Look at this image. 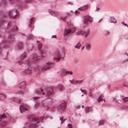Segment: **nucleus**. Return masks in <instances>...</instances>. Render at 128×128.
<instances>
[{"mask_svg":"<svg viewBox=\"0 0 128 128\" xmlns=\"http://www.w3.org/2000/svg\"><path fill=\"white\" fill-rule=\"evenodd\" d=\"M17 87L19 88V91L16 92L15 93L22 94L24 93V90L26 88V83L24 82H22L18 85Z\"/></svg>","mask_w":128,"mask_h":128,"instance_id":"nucleus-1","label":"nucleus"},{"mask_svg":"<svg viewBox=\"0 0 128 128\" xmlns=\"http://www.w3.org/2000/svg\"><path fill=\"white\" fill-rule=\"evenodd\" d=\"M52 90L46 92V90L44 91L41 88L38 89L36 91V92L37 94H39L42 93L43 95H44L46 94L47 96H48L52 94Z\"/></svg>","mask_w":128,"mask_h":128,"instance_id":"nucleus-2","label":"nucleus"},{"mask_svg":"<svg viewBox=\"0 0 128 128\" xmlns=\"http://www.w3.org/2000/svg\"><path fill=\"white\" fill-rule=\"evenodd\" d=\"M53 64L54 63L50 62H47L41 68L42 71L44 72L50 69L51 68V66H50V65L52 64Z\"/></svg>","mask_w":128,"mask_h":128,"instance_id":"nucleus-3","label":"nucleus"},{"mask_svg":"<svg viewBox=\"0 0 128 128\" xmlns=\"http://www.w3.org/2000/svg\"><path fill=\"white\" fill-rule=\"evenodd\" d=\"M67 104L66 102H65L61 103L60 105L59 110L60 112L64 111L66 108Z\"/></svg>","mask_w":128,"mask_h":128,"instance_id":"nucleus-4","label":"nucleus"},{"mask_svg":"<svg viewBox=\"0 0 128 128\" xmlns=\"http://www.w3.org/2000/svg\"><path fill=\"white\" fill-rule=\"evenodd\" d=\"M16 12L15 10H13L9 11L8 12L9 16L11 18H14L16 17Z\"/></svg>","mask_w":128,"mask_h":128,"instance_id":"nucleus-5","label":"nucleus"},{"mask_svg":"<svg viewBox=\"0 0 128 128\" xmlns=\"http://www.w3.org/2000/svg\"><path fill=\"white\" fill-rule=\"evenodd\" d=\"M92 20V18L89 16H85L83 20V22L84 24H86V23L87 21L89 22H91Z\"/></svg>","mask_w":128,"mask_h":128,"instance_id":"nucleus-6","label":"nucleus"},{"mask_svg":"<svg viewBox=\"0 0 128 128\" xmlns=\"http://www.w3.org/2000/svg\"><path fill=\"white\" fill-rule=\"evenodd\" d=\"M32 70L31 67L29 66L27 68L24 70L23 72L26 74H32Z\"/></svg>","mask_w":128,"mask_h":128,"instance_id":"nucleus-7","label":"nucleus"},{"mask_svg":"<svg viewBox=\"0 0 128 128\" xmlns=\"http://www.w3.org/2000/svg\"><path fill=\"white\" fill-rule=\"evenodd\" d=\"M69 81L72 84H77L82 83L83 81L81 80H77L73 79L72 80H70Z\"/></svg>","mask_w":128,"mask_h":128,"instance_id":"nucleus-8","label":"nucleus"},{"mask_svg":"<svg viewBox=\"0 0 128 128\" xmlns=\"http://www.w3.org/2000/svg\"><path fill=\"white\" fill-rule=\"evenodd\" d=\"M29 109V108L28 107H25L24 105L21 106H20V109L21 113H22L23 112H24L28 110Z\"/></svg>","mask_w":128,"mask_h":128,"instance_id":"nucleus-9","label":"nucleus"},{"mask_svg":"<svg viewBox=\"0 0 128 128\" xmlns=\"http://www.w3.org/2000/svg\"><path fill=\"white\" fill-rule=\"evenodd\" d=\"M114 100L115 102L118 103H120L122 102L121 100H122V96H120L118 97H115L114 98Z\"/></svg>","mask_w":128,"mask_h":128,"instance_id":"nucleus-10","label":"nucleus"},{"mask_svg":"<svg viewBox=\"0 0 128 128\" xmlns=\"http://www.w3.org/2000/svg\"><path fill=\"white\" fill-rule=\"evenodd\" d=\"M49 12L50 14L54 16H57L59 14L58 12L54 11L51 10H49Z\"/></svg>","mask_w":128,"mask_h":128,"instance_id":"nucleus-11","label":"nucleus"},{"mask_svg":"<svg viewBox=\"0 0 128 128\" xmlns=\"http://www.w3.org/2000/svg\"><path fill=\"white\" fill-rule=\"evenodd\" d=\"M89 33V32L88 30L86 31H82V35L86 38L87 37Z\"/></svg>","mask_w":128,"mask_h":128,"instance_id":"nucleus-12","label":"nucleus"},{"mask_svg":"<svg viewBox=\"0 0 128 128\" xmlns=\"http://www.w3.org/2000/svg\"><path fill=\"white\" fill-rule=\"evenodd\" d=\"M70 30L69 29H65L64 30V36L68 34L71 33Z\"/></svg>","mask_w":128,"mask_h":128,"instance_id":"nucleus-13","label":"nucleus"},{"mask_svg":"<svg viewBox=\"0 0 128 128\" xmlns=\"http://www.w3.org/2000/svg\"><path fill=\"white\" fill-rule=\"evenodd\" d=\"M61 72L62 73H65L66 74L71 75L73 74V73L72 72L68 71H64V70H62Z\"/></svg>","mask_w":128,"mask_h":128,"instance_id":"nucleus-14","label":"nucleus"},{"mask_svg":"<svg viewBox=\"0 0 128 128\" xmlns=\"http://www.w3.org/2000/svg\"><path fill=\"white\" fill-rule=\"evenodd\" d=\"M40 68V66L37 65L35 66L34 69L35 72L39 70Z\"/></svg>","mask_w":128,"mask_h":128,"instance_id":"nucleus-15","label":"nucleus"},{"mask_svg":"<svg viewBox=\"0 0 128 128\" xmlns=\"http://www.w3.org/2000/svg\"><path fill=\"white\" fill-rule=\"evenodd\" d=\"M110 20L111 21L110 22L115 23L116 22V20L113 17H111L110 18Z\"/></svg>","mask_w":128,"mask_h":128,"instance_id":"nucleus-16","label":"nucleus"},{"mask_svg":"<svg viewBox=\"0 0 128 128\" xmlns=\"http://www.w3.org/2000/svg\"><path fill=\"white\" fill-rule=\"evenodd\" d=\"M81 46V44L80 42H78L77 44L74 46V48H75L79 49L80 47Z\"/></svg>","mask_w":128,"mask_h":128,"instance_id":"nucleus-17","label":"nucleus"},{"mask_svg":"<svg viewBox=\"0 0 128 128\" xmlns=\"http://www.w3.org/2000/svg\"><path fill=\"white\" fill-rule=\"evenodd\" d=\"M92 110V109L90 108L89 107H87L86 108V113H88L89 112Z\"/></svg>","mask_w":128,"mask_h":128,"instance_id":"nucleus-18","label":"nucleus"},{"mask_svg":"<svg viewBox=\"0 0 128 128\" xmlns=\"http://www.w3.org/2000/svg\"><path fill=\"white\" fill-rule=\"evenodd\" d=\"M58 58H56V57H54V60H55L56 62H58L59 61L60 59V54H59L58 55Z\"/></svg>","mask_w":128,"mask_h":128,"instance_id":"nucleus-19","label":"nucleus"},{"mask_svg":"<svg viewBox=\"0 0 128 128\" xmlns=\"http://www.w3.org/2000/svg\"><path fill=\"white\" fill-rule=\"evenodd\" d=\"M89 6L88 5H86L84 6L83 7H82V10H83V11H85L87 10L88 7Z\"/></svg>","mask_w":128,"mask_h":128,"instance_id":"nucleus-20","label":"nucleus"},{"mask_svg":"<svg viewBox=\"0 0 128 128\" xmlns=\"http://www.w3.org/2000/svg\"><path fill=\"white\" fill-rule=\"evenodd\" d=\"M5 98V96L2 94H0V99L2 100L4 99Z\"/></svg>","mask_w":128,"mask_h":128,"instance_id":"nucleus-21","label":"nucleus"},{"mask_svg":"<svg viewBox=\"0 0 128 128\" xmlns=\"http://www.w3.org/2000/svg\"><path fill=\"white\" fill-rule=\"evenodd\" d=\"M76 30V28H75L73 27L70 30V31L71 32V33H74Z\"/></svg>","mask_w":128,"mask_h":128,"instance_id":"nucleus-22","label":"nucleus"},{"mask_svg":"<svg viewBox=\"0 0 128 128\" xmlns=\"http://www.w3.org/2000/svg\"><path fill=\"white\" fill-rule=\"evenodd\" d=\"M58 89L59 90H64V87L62 86H59L58 87Z\"/></svg>","mask_w":128,"mask_h":128,"instance_id":"nucleus-23","label":"nucleus"},{"mask_svg":"<svg viewBox=\"0 0 128 128\" xmlns=\"http://www.w3.org/2000/svg\"><path fill=\"white\" fill-rule=\"evenodd\" d=\"M35 125L34 123L31 124L30 125L29 128H35Z\"/></svg>","mask_w":128,"mask_h":128,"instance_id":"nucleus-24","label":"nucleus"},{"mask_svg":"<svg viewBox=\"0 0 128 128\" xmlns=\"http://www.w3.org/2000/svg\"><path fill=\"white\" fill-rule=\"evenodd\" d=\"M104 121L103 120H101L99 122V124L100 125H102L104 123Z\"/></svg>","mask_w":128,"mask_h":128,"instance_id":"nucleus-25","label":"nucleus"},{"mask_svg":"<svg viewBox=\"0 0 128 128\" xmlns=\"http://www.w3.org/2000/svg\"><path fill=\"white\" fill-rule=\"evenodd\" d=\"M39 106V103L38 102L36 103L34 106V108H36L38 107Z\"/></svg>","mask_w":128,"mask_h":128,"instance_id":"nucleus-26","label":"nucleus"},{"mask_svg":"<svg viewBox=\"0 0 128 128\" xmlns=\"http://www.w3.org/2000/svg\"><path fill=\"white\" fill-rule=\"evenodd\" d=\"M76 34L78 35H82V31H79L76 32Z\"/></svg>","mask_w":128,"mask_h":128,"instance_id":"nucleus-27","label":"nucleus"},{"mask_svg":"<svg viewBox=\"0 0 128 128\" xmlns=\"http://www.w3.org/2000/svg\"><path fill=\"white\" fill-rule=\"evenodd\" d=\"M122 100L124 101V102L128 101V97H126L124 98H122Z\"/></svg>","mask_w":128,"mask_h":128,"instance_id":"nucleus-28","label":"nucleus"},{"mask_svg":"<svg viewBox=\"0 0 128 128\" xmlns=\"http://www.w3.org/2000/svg\"><path fill=\"white\" fill-rule=\"evenodd\" d=\"M90 48V45L88 44L87 45L86 47V49L87 50H89Z\"/></svg>","mask_w":128,"mask_h":128,"instance_id":"nucleus-29","label":"nucleus"},{"mask_svg":"<svg viewBox=\"0 0 128 128\" xmlns=\"http://www.w3.org/2000/svg\"><path fill=\"white\" fill-rule=\"evenodd\" d=\"M42 44V43H40L38 45V48L39 50L41 49Z\"/></svg>","mask_w":128,"mask_h":128,"instance_id":"nucleus-30","label":"nucleus"},{"mask_svg":"<svg viewBox=\"0 0 128 128\" xmlns=\"http://www.w3.org/2000/svg\"><path fill=\"white\" fill-rule=\"evenodd\" d=\"M102 97H101L100 96L98 99V102H100L101 101V100H102Z\"/></svg>","mask_w":128,"mask_h":128,"instance_id":"nucleus-31","label":"nucleus"},{"mask_svg":"<svg viewBox=\"0 0 128 128\" xmlns=\"http://www.w3.org/2000/svg\"><path fill=\"white\" fill-rule=\"evenodd\" d=\"M26 56V55L25 54H23L22 55L21 57L22 59H23V58H24Z\"/></svg>","mask_w":128,"mask_h":128,"instance_id":"nucleus-32","label":"nucleus"},{"mask_svg":"<svg viewBox=\"0 0 128 128\" xmlns=\"http://www.w3.org/2000/svg\"><path fill=\"white\" fill-rule=\"evenodd\" d=\"M38 98V97H34L32 98L31 100H37Z\"/></svg>","mask_w":128,"mask_h":128,"instance_id":"nucleus-33","label":"nucleus"},{"mask_svg":"<svg viewBox=\"0 0 128 128\" xmlns=\"http://www.w3.org/2000/svg\"><path fill=\"white\" fill-rule=\"evenodd\" d=\"M80 90L82 92L84 93V94H86V91L85 90H83L81 89H80Z\"/></svg>","mask_w":128,"mask_h":128,"instance_id":"nucleus-34","label":"nucleus"},{"mask_svg":"<svg viewBox=\"0 0 128 128\" xmlns=\"http://www.w3.org/2000/svg\"><path fill=\"white\" fill-rule=\"evenodd\" d=\"M5 116L4 115L2 114L0 118L1 119H2L4 118Z\"/></svg>","mask_w":128,"mask_h":128,"instance_id":"nucleus-35","label":"nucleus"},{"mask_svg":"<svg viewBox=\"0 0 128 128\" xmlns=\"http://www.w3.org/2000/svg\"><path fill=\"white\" fill-rule=\"evenodd\" d=\"M68 126L69 128H72V125L70 124H68Z\"/></svg>","mask_w":128,"mask_h":128,"instance_id":"nucleus-36","label":"nucleus"},{"mask_svg":"<svg viewBox=\"0 0 128 128\" xmlns=\"http://www.w3.org/2000/svg\"><path fill=\"white\" fill-rule=\"evenodd\" d=\"M34 18H31L30 21V23H31L32 22L34 21Z\"/></svg>","mask_w":128,"mask_h":128,"instance_id":"nucleus-37","label":"nucleus"},{"mask_svg":"<svg viewBox=\"0 0 128 128\" xmlns=\"http://www.w3.org/2000/svg\"><path fill=\"white\" fill-rule=\"evenodd\" d=\"M82 9H83V8H82H82H78V10H81V11H83V10H82Z\"/></svg>","mask_w":128,"mask_h":128,"instance_id":"nucleus-38","label":"nucleus"},{"mask_svg":"<svg viewBox=\"0 0 128 128\" xmlns=\"http://www.w3.org/2000/svg\"><path fill=\"white\" fill-rule=\"evenodd\" d=\"M100 10V8H96V11H98L99 10Z\"/></svg>","mask_w":128,"mask_h":128,"instance_id":"nucleus-39","label":"nucleus"},{"mask_svg":"<svg viewBox=\"0 0 128 128\" xmlns=\"http://www.w3.org/2000/svg\"><path fill=\"white\" fill-rule=\"evenodd\" d=\"M52 37L53 38H56V35H53L52 36Z\"/></svg>","mask_w":128,"mask_h":128,"instance_id":"nucleus-40","label":"nucleus"},{"mask_svg":"<svg viewBox=\"0 0 128 128\" xmlns=\"http://www.w3.org/2000/svg\"><path fill=\"white\" fill-rule=\"evenodd\" d=\"M128 61V59H126V60H125L123 62H127Z\"/></svg>","mask_w":128,"mask_h":128,"instance_id":"nucleus-41","label":"nucleus"},{"mask_svg":"<svg viewBox=\"0 0 128 128\" xmlns=\"http://www.w3.org/2000/svg\"><path fill=\"white\" fill-rule=\"evenodd\" d=\"M78 13V11L76 10L75 11V13L76 14H77Z\"/></svg>","mask_w":128,"mask_h":128,"instance_id":"nucleus-42","label":"nucleus"},{"mask_svg":"<svg viewBox=\"0 0 128 128\" xmlns=\"http://www.w3.org/2000/svg\"><path fill=\"white\" fill-rule=\"evenodd\" d=\"M106 32L108 34H110L109 32L108 31H106Z\"/></svg>","mask_w":128,"mask_h":128,"instance_id":"nucleus-43","label":"nucleus"},{"mask_svg":"<svg viewBox=\"0 0 128 128\" xmlns=\"http://www.w3.org/2000/svg\"><path fill=\"white\" fill-rule=\"evenodd\" d=\"M30 36H31V37H29V38H32V37H33V36H32V35H30Z\"/></svg>","mask_w":128,"mask_h":128,"instance_id":"nucleus-44","label":"nucleus"},{"mask_svg":"<svg viewBox=\"0 0 128 128\" xmlns=\"http://www.w3.org/2000/svg\"><path fill=\"white\" fill-rule=\"evenodd\" d=\"M122 23L124 25L125 24L124 22H122Z\"/></svg>","mask_w":128,"mask_h":128,"instance_id":"nucleus-45","label":"nucleus"},{"mask_svg":"<svg viewBox=\"0 0 128 128\" xmlns=\"http://www.w3.org/2000/svg\"><path fill=\"white\" fill-rule=\"evenodd\" d=\"M68 4H71V5L72 4V3L71 2H69L68 3Z\"/></svg>","mask_w":128,"mask_h":128,"instance_id":"nucleus-46","label":"nucleus"},{"mask_svg":"<svg viewBox=\"0 0 128 128\" xmlns=\"http://www.w3.org/2000/svg\"><path fill=\"white\" fill-rule=\"evenodd\" d=\"M18 63L20 64H21L22 63V62H18Z\"/></svg>","mask_w":128,"mask_h":128,"instance_id":"nucleus-47","label":"nucleus"},{"mask_svg":"<svg viewBox=\"0 0 128 128\" xmlns=\"http://www.w3.org/2000/svg\"><path fill=\"white\" fill-rule=\"evenodd\" d=\"M84 48V46L82 48V50H83Z\"/></svg>","mask_w":128,"mask_h":128,"instance_id":"nucleus-48","label":"nucleus"},{"mask_svg":"<svg viewBox=\"0 0 128 128\" xmlns=\"http://www.w3.org/2000/svg\"><path fill=\"white\" fill-rule=\"evenodd\" d=\"M101 20H102V19H100V20H99L98 22H100V21H101Z\"/></svg>","mask_w":128,"mask_h":128,"instance_id":"nucleus-49","label":"nucleus"},{"mask_svg":"<svg viewBox=\"0 0 128 128\" xmlns=\"http://www.w3.org/2000/svg\"><path fill=\"white\" fill-rule=\"evenodd\" d=\"M84 106H83V105L82 106V108H84Z\"/></svg>","mask_w":128,"mask_h":128,"instance_id":"nucleus-50","label":"nucleus"},{"mask_svg":"<svg viewBox=\"0 0 128 128\" xmlns=\"http://www.w3.org/2000/svg\"><path fill=\"white\" fill-rule=\"evenodd\" d=\"M124 25L126 26H127V24H125Z\"/></svg>","mask_w":128,"mask_h":128,"instance_id":"nucleus-51","label":"nucleus"},{"mask_svg":"<svg viewBox=\"0 0 128 128\" xmlns=\"http://www.w3.org/2000/svg\"><path fill=\"white\" fill-rule=\"evenodd\" d=\"M60 120H61V121H62V119H61V118H60Z\"/></svg>","mask_w":128,"mask_h":128,"instance_id":"nucleus-52","label":"nucleus"},{"mask_svg":"<svg viewBox=\"0 0 128 128\" xmlns=\"http://www.w3.org/2000/svg\"><path fill=\"white\" fill-rule=\"evenodd\" d=\"M104 102H105V100H104Z\"/></svg>","mask_w":128,"mask_h":128,"instance_id":"nucleus-53","label":"nucleus"},{"mask_svg":"<svg viewBox=\"0 0 128 128\" xmlns=\"http://www.w3.org/2000/svg\"><path fill=\"white\" fill-rule=\"evenodd\" d=\"M36 42H39V41H36Z\"/></svg>","mask_w":128,"mask_h":128,"instance_id":"nucleus-54","label":"nucleus"},{"mask_svg":"<svg viewBox=\"0 0 128 128\" xmlns=\"http://www.w3.org/2000/svg\"><path fill=\"white\" fill-rule=\"evenodd\" d=\"M127 56H128V54H127Z\"/></svg>","mask_w":128,"mask_h":128,"instance_id":"nucleus-55","label":"nucleus"},{"mask_svg":"<svg viewBox=\"0 0 128 128\" xmlns=\"http://www.w3.org/2000/svg\"><path fill=\"white\" fill-rule=\"evenodd\" d=\"M16 30H17V28H16Z\"/></svg>","mask_w":128,"mask_h":128,"instance_id":"nucleus-56","label":"nucleus"},{"mask_svg":"<svg viewBox=\"0 0 128 128\" xmlns=\"http://www.w3.org/2000/svg\"><path fill=\"white\" fill-rule=\"evenodd\" d=\"M62 122H61V124H62Z\"/></svg>","mask_w":128,"mask_h":128,"instance_id":"nucleus-57","label":"nucleus"},{"mask_svg":"<svg viewBox=\"0 0 128 128\" xmlns=\"http://www.w3.org/2000/svg\"><path fill=\"white\" fill-rule=\"evenodd\" d=\"M127 27L128 28V26H127Z\"/></svg>","mask_w":128,"mask_h":128,"instance_id":"nucleus-58","label":"nucleus"}]
</instances>
